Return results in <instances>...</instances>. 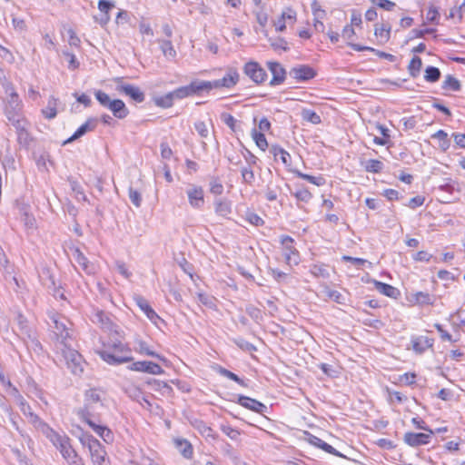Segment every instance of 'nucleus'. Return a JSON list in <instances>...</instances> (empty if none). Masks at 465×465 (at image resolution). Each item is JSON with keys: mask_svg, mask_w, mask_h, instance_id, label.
I'll use <instances>...</instances> for the list:
<instances>
[{"mask_svg": "<svg viewBox=\"0 0 465 465\" xmlns=\"http://www.w3.org/2000/svg\"><path fill=\"white\" fill-rule=\"evenodd\" d=\"M92 321L94 323L99 324L104 331L115 335L114 341L104 342L103 349L96 351L101 359L110 365H120L132 361L131 349L121 341L124 338V331L112 322L110 316L104 311L95 309Z\"/></svg>", "mask_w": 465, "mask_h": 465, "instance_id": "obj_1", "label": "nucleus"}, {"mask_svg": "<svg viewBox=\"0 0 465 465\" xmlns=\"http://www.w3.org/2000/svg\"><path fill=\"white\" fill-rule=\"evenodd\" d=\"M5 93L8 94L4 106V114L7 120H14V117L23 115V102L15 90L13 84H4Z\"/></svg>", "mask_w": 465, "mask_h": 465, "instance_id": "obj_2", "label": "nucleus"}, {"mask_svg": "<svg viewBox=\"0 0 465 465\" xmlns=\"http://www.w3.org/2000/svg\"><path fill=\"white\" fill-rule=\"evenodd\" d=\"M210 86V81L193 80L189 84L175 89L176 99L181 100L194 95L200 96L204 92L209 93L211 91Z\"/></svg>", "mask_w": 465, "mask_h": 465, "instance_id": "obj_3", "label": "nucleus"}, {"mask_svg": "<svg viewBox=\"0 0 465 465\" xmlns=\"http://www.w3.org/2000/svg\"><path fill=\"white\" fill-rule=\"evenodd\" d=\"M93 465H111L109 456L101 442L92 435L86 437Z\"/></svg>", "mask_w": 465, "mask_h": 465, "instance_id": "obj_4", "label": "nucleus"}, {"mask_svg": "<svg viewBox=\"0 0 465 465\" xmlns=\"http://www.w3.org/2000/svg\"><path fill=\"white\" fill-rule=\"evenodd\" d=\"M53 325L51 339L56 348L59 345L65 344L71 340L70 332L64 321L59 320L57 317L52 318Z\"/></svg>", "mask_w": 465, "mask_h": 465, "instance_id": "obj_5", "label": "nucleus"}, {"mask_svg": "<svg viewBox=\"0 0 465 465\" xmlns=\"http://www.w3.org/2000/svg\"><path fill=\"white\" fill-rule=\"evenodd\" d=\"M114 82L117 84L115 89L118 93L129 96L136 103H143L144 101V93L138 86L125 84L123 82L122 78H116Z\"/></svg>", "mask_w": 465, "mask_h": 465, "instance_id": "obj_6", "label": "nucleus"}, {"mask_svg": "<svg viewBox=\"0 0 465 465\" xmlns=\"http://www.w3.org/2000/svg\"><path fill=\"white\" fill-rule=\"evenodd\" d=\"M281 243L282 245L283 255L287 264L297 265L299 263V252L294 247V240L289 235L281 236Z\"/></svg>", "mask_w": 465, "mask_h": 465, "instance_id": "obj_7", "label": "nucleus"}, {"mask_svg": "<svg viewBox=\"0 0 465 465\" xmlns=\"http://www.w3.org/2000/svg\"><path fill=\"white\" fill-rule=\"evenodd\" d=\"M240 75L236 69L229 68L224 74V76L221 79H217L214 81H210V89L213 88H232L237 84L239 82Z\"/></svg>", "mask_w": 465, "mask_h": 465, "instance_id": "obj_8", "label": "nucleus"}, {"mask_svg": "<svg viewBox=\"0 0 465 465\" xmlns=\"http://www.w3.org/2000/svg\"><path fill=\"white\" fill-rule=\"evenodd\" d=\"M244 74L255 84H262L267 78L265 70L257 62L250 61L243 66Z\"/></svg>", "mask_w": 465, "mask_h": 465, "instance_id": "obj_9", "label": "nucleus"}, {"mask_svg": "<svg viewBox=\"0 0 465 465\" xmlns=\"http://www.w3.org/2000/svg\"><path fill=\"white\" fill-rule=\"evenodd\" d=\"M433 434L432 430H429V433L406 432L403 436V440L407 445L416 448L429 444Z\"/></svg>", "mask_w": 465, "mask_h": 465, "instance_id": "obj_10", "label": "nucleus"}, {"mask_svg": "<svg viewBox=\"0 0 465 465\" xmlns=\"http://www.w3.org/2000/svg\"><path fill=\"white\" fill-rule=\"evenodd\" d=\"M289 74L291 77L295 79L297 82H306L311 79H313L317 75V73L310 65L300 64L295 67H292L290 70Z\"/></svg>", "mask_w": 465, "mask_h": 465, "instance_id": "obj_11", "label": "nucleus"}, {"mask_svg": "<svg viewBox=\"0 0 465 465\" xmlns=\"http://www.w3.org/2000/svg\"><path fill=\"white\" fill-rule=\"evenodd\" d=\"M186 194L188 197L189 204L193 209H202L204 205V192L202 186L199 185H191L187 191Z\"/></svg>", "mask_w": 465, "mask_h": 465, "instance_id": "obj_12", "label": "nucleus"}, {"mask_svg": "<svg viewBox=\"0 0 465 465\" xmlns=\"http://www.w3.org/2000/svg\"><path fill=\"white\" fill-rule=\"evenodd\" d=\"M304 440L311 445H312L316 448H319L329 454H331V455H334L337 457L345 458V456L343 454H341L340 451H338L336 449H334L331 445L328 444L327 442L323 441L317 436H315L308 431H304Z\"/></svg>", "mask_w": 465, "mask_h": 465, "instance_id": "obj_13", "label": "nucleus"}, {"mask_svg": "<svg viewBox=\"0 0 465 465\" xmlns=\"http://www.w3.org/2000/svg\"><path fill=\"white\" fill-rule=\"evenodd\" d=\"M129 369L153 375H161L164 372L163 369L159 364L147 361H135L129 367Z\"/></svg>", "mask_w": 465, "mask_h": 465, "instance_id": "obj_14", "label": "nucleus"}, {"mask_svg": "<svg viewBox=\"0 0 465 465\" xmlns=\"http://www.w3.org/2000/svg\"><path fill=\"white\" fill-rule=\"evenodd\" d=\"M267 67L272 74V78L270 81V85H280L285 81L286 71L280 63L269 61L267 62Z\"/></svg>", "mask_w": 465, "mask_h": 465, "instance_id": "obj_15", "label": "nucleus"}, {"mask_svg": "<svg viewBox=\"0 0 465 465\" xmlns=\"http://www.w3.org/2000/svg\"><path fill=\"white\" fill-rule=\"evenodd\" d=\"M45 437L53 443L60 453L72 446L70 443V438L65 433H59L54 429Z\"/></svg>", "mask_w": 465, "mask_h": 465, "instance_id": "obj_16", "label": "nucleus"}, {"mask_svg": "<svg viewBox=\"0 0 465 465\" xmlns=\"http://www.w3.org/2000/svg\"><path fill=\"white\" fill-rule=\"evenodd\" d=\"M100 407L96 404H89L84 402L83 407L76 410L75 413L79 417V419L85 423L98 419L97 408Z\"/></svg>", "mask_w": 465, "mask_h": 465, "instance_id": "obj_17", "label": "nucleus"}, {"mask_svg": "<svg viewBox=\"0 0 465 465\" xmlns=\"http://www.w3.org/2000/svg\"><path fill=\"white\" fill-rule=\"evenodd\" d=\"M237 403L260 414H262L267 410V407L262 402L243 395H239Z\"/></svg>", "mask_w": 465, "mask_h": 465, "instance_id": "obj_18", "label": "nucleus"}, {"mask_svg": "<svg viewBox=\"0 0 465 465\" xmlns=\"http://www.w3.org/2000/svg\"><path fill=\"white\" fill-rule=\"evenodd\" d=\"M134 302L152 322L156 323V322L160 320L159 315L150 306L148 301L145 298L141 295H137L134 297Z\"/></svg>", "mask_w": 465, "mask_h": 465, "instance_id": "obj_19", "label": "nucleus"}, {"mask_svg": "<svg viewBox=\"0 0 465 465\" xmlns=\"http://www.w3.org/2000/svg\"><path fill=\"white\" fill-rule=\"evenodd\" d=\"M43 284L46 286L49 290L54 291V295L58 296L61 299H64V295L63 292H60L56 288L55 280L54 275L51 273L50 270L47 268H44L42 270L41 275Z\"/></svg>", "mask_w": 465, "mask_h": 465, "instance_id": "obj_20", "label": "nucleus"}, {"mask_svg": "<svg viewBox=\"0 0 465 465\" xmlns=\"http://www.w3.org/2000/svg\"><path fill=\"white\" fill-rule=\"evenodd\" d=\"M118 119H124L129 114V110L125 104L120 99H114L112 103L108 104V108Z\"/></svg>", "mask_w": 465, "mask_h": 465, "instance_id": "obj_21", "label": "nucleus"}, {"mask_svg": "<svg viewBox=\"0 0 465 465\" xmlns=\"http://www.w3.org/2000/svg\"><path fill=\"white\" fill-rule=\"evenodd\" d=\"M73 257L78 265L82 268V270L87 274H92L94 272V266L89 262L88 259L84 256L79 248H74L73 250Z\"/></svg>", "mask_w": 465, "mask_h": 465, "instance_id": "obj_22", "label": "nucleus"}, {"mask_svg": "<svg viewBox=\"0 0 465 465\" xmlns=\"http://www.w3.org/2000/svg\"><path fill=\"white\" fill-rule=\"evenodd\" d=\"M411 343L413 351L420 354L433 346L434 340L426 336H419L412 339Z\"/></svg>", "mask_w": 465, "mask_h": 465, "instance_id": "obj_23", "label": "nucleus"}, {"mask_svg": "<svg viewBox=\"0 0 465 465\" xmlns=\"http://www.w3.org/2000/svg\"><path fill=\"white\" fill-rule=\"evenodd\" d=\"M125 394L132 399L133 401H135L143 405V403H146L148 407L151 406L150 401L146 399L143 392L141 391L140 388L134 386V385H129L125 387L124 389Z\"/></svg>", "mask_w": 465, "mask_h": 465, "instance_id": "obj_24", "label": "nucleus"}, {"mask_svg": "<svg viewBox=\"0 0 465 465\" xmlns=\"http://www.w3.org/2000/svg\"><path fill=\"white\" fill-rule=\"evenodd\" d=\"M96 127V120L90 118L84 124H83L74 133V134L69 137L64 143H71L83 135H84L87 132L93 131Z\"/></svg>", "mask_w": 465, "mask_h": 465, "instance_id": "obj_25", "label": "nucleus"}, {"mask_svg": "<svg viewBox=\"0 0 465 465\" xmlns=\"http://www.w3.org/2000/svg\"><path fill=\"white\" fill-rule=\"evenodd\" d=\"M372 282H373L375 289L380 293H381L387 297L394 298V299H396L400 295V291L396 287H394L391 284L385 283V282L376 281V280H373Z\"/></svg>", "mask_w": 465, "mask_h": 465, "instance_id": "obj_26", "label": "nucleus"}, {"mask_svg": "<svg viewBox=\"0 0 465 465\" xmlns=\"http://www.w3.org/2000/svg\"><path fill=\"white\" fill-rule=\"evenodd\" d=\"M29 418V421L34 425V427L41 431L45 436L48 435L49 432L53 430L45 421H44L37 414L33 411H29L27 416Z\"/></svg>", "mask_w": 465, "mask_h": 465, "instance_id": "obj_27", "label": "nucleus"}, {"mask_svg": "<svg viewBox=\"0 0 465 465\" xmlns=\"http://www.w3.org/2000/svg\"><path fill=\"white\" fill-rule=\"evenodd\" d=\"M435 298L430 295L429 292H417L411 294L410 302H414L419 305H432L434 303Z\"/></svg>", "mask_w": 465, "mask_h": 465, "instance_id": "obj_28", "label": "nucleus"}, {"mask_svg": "<svg viewBox=\"0 0 465 465\" xmlns=\"http://www.w3.org/2000/svg\"><path fill=\"white\" fill-rule=\"evenodd\" d=\"M175 89L172 92L165 94L164 95L154 97L153 102L155 105L161 108H170L173 106L174 100L176 99Z\"/></svg>", "mask_w": 465, "mask_h": 465, "instance_id": "obj_29", "label": "nucleus"}, {"mask_svg": "<svg viewBox=\"0 0 465 465\" xmlns=\"http://www.w3.org/2000/svg\"><path fill=\"white\" fill-rule=\"evenodd\" d=\"M72 192L74 193V197L77 201L87 202L88 199L84 193V188L81 183L74 177H68L67 179Z\"/></svg>", "mask_w": 465, "mask_h": 465, "instance_id": "obj_30", "label": "nucleus"}, {"mask_svg": "<svg viewBox=\"0 0 465 465\" xmlns=\"http://www.w3.org/2000/svg\"><path fill=\"white\" fill-rule=\"evenodd\" d=\"M84 402L89 404H96L100 407H103L104 404L102 401L101 391L96 388H92L85 391Z\"/></svg>", "mask_w": 465, "mask_h": 465, "instance_id": "obj_31", "label": "nucleus"}, {"mask_svg": "<svg viewBox=\"0 0 465 465\" xmlns=\"http://www.w3.org/2000/svg\"><path fill=\"white\" fill-rule=\"evenodd\" d=\"M55 349L62 353L66 364L69 363V361H74L76 356H82L77 351L71 348V344L69 342L59 345Z\"/></svg>", "mask_w": 465, "mask_h": 465, "instance_id": "obj_32", "label": "nucleus"}, {"mask_svg": "<svg viewBox=\"0 0 465 465\" xmlns=\"http://www.w3.org/2000/svg\"><path fill=\"white\" fill-rule=\"evenodd\" d=\"M175 447L178 449L180 453L186 459H191L193 454L192 444L184 439H176L174 440Z\"/></svg>", "mask_w": 465, "mask_h": 465, "instance_id": "obj_33", "label": "nucleus"}, {"mask_svg": "<svg viewBox=\"0 0 465 465\" xmlns=\"http://www.w3.org/2000/svg\"><path fill=\"white\" fill-rule=\"evenodd\" d=\"M214 209L216 214L226 217L232 213L231 202L226 199H217L214 201Z\"/></svg>", "mask_w": 465, "mask_h": 465, "instance_id": "obj_34", "label": "nucleus"}, {"mask_svg": "<svg viewBox=\"0 0 465 465\" xmlns=\"http://www.w3.org/2000/svg\"><path fill=\"white\" fill-rule=\"evenodd\" d=\"M136 344H137V347L135 350L141 355L154 357L160 361H165L164 357L156 353L153 350H151L150 346L148 345V343L146 341L140 340V341H137Z\"/></svg>", "mask_w": 465, "mask_h": 465, "instance_id": "obj_35", "label": "nucleus"}, {"mask_svg": "<svg viewBox=\"0 0 465 465\" xmlns=\"http://www.w3.org/2000/svg\"><path fill=\"white\" fill-rule=\"evenodd\" d=\"M270 153L276 158L280 156L282 163L286 166L291 164V154L278 144H272L270 148Z\"/></svg>", "mask_w": 465, "mask_h": 465, "instance_id": "obj_36", "label": "nucleus"}, {"mask_svg": "<svg viewBox=\"0 0 465 465\" xmlns=\"http://www.w3.org/2000/svg\"><path fill=\"white\" fill-rule=\"evenodd\" d=\"M58 99L54 96H50L48 99L47 106L42 110V114L46 119H54L57 114L56 105Z\"/></svg>", "mask_w": 465, "mask_h": 465, "instance_id": "obj_37", "label": "nucleus"}, {"mask_svg": "<svg viewBox=\"0 0 465 465\" xmlns=\"http://www.w3.org/2000/svg\"><path fill=\"white\" fill-rule=\"evenodd\" d=\"M310 273L315 278L329 279L330 272L324 263H314L310 266Z\"/></svg>", "mask_w": 465, "mask_h": 465, "instance_id": "obj_38", "label": "nucleus"}, {"mask_svg": "<svg viewBox=\"0 0 465 465\" xmlns=\"http://www.w3.org/2000/svg\"><path fill=\"white\" fill-rule=\"evenodd\" d=\"M293 173L297 177L306 180L307 182L317 186H322L326 183V179L322 175L313 176L307 173H303L299 170H294Z\"/></svg>", "mask_w": 465, "mask_h": 465, "instance_id": "obj_39", "label": "nucleus"}, {"mask_svg": "<svg viewBox=\"0 0 465 465\" xmlns=\"http://www.w3.org/2000/svg\"><path fill=\"white\" fill-rule=\"evenodd\" d=\"M12 125L15 128L16 134H20L21 132H25V130H28L30 127L29 121L25 117V115H20L14 117V120H8Z\"/></svg>", "mask_w": 465, "mask_h": 465, "instance_id": "obj_40", "label": "nucleus"}, {"mask_svg": "<svg viewBox=\"0 0 465 465\" xmlns=\"http://www.w3.org/2000/svg\"><path fill=\"white\" fill-rule=\"evenodd\" d=\"M160 48L165 58L168 60L174 59L176 56V51L170 40H159Z\"/></svg>", "mask_w": 465, "mask_h": 465, "instance_id": "obj_41", "label": "nucleus"}, {"mask_svg": "<svg viewBox=\"0 0 465 465\" xmlns=\"http://www.w3.org/2000/svg\"><path fill=\"white\" fill-rule=\"evenodd\" d=\"M432 139L439 140V147L446 152L450 146V141L448 138V134L443 130H439L431 135Z\"/></svg>", "mask_w": 465, "mask_h": 465, "instance_id": "obj_42", "label": "nucleus"}, {"mask_svg": "<svg viewBox=\"0 0 465 465\" xmlns=\"http://www.w3.org/2000/svg\"><path fill=\"white\" fill-rule=\"evenodd\" d=\"M441 87L444 90L458 92L461 89V84L456 77L451 74H448L446 75L445 80L442 82Z\"/></svg>", "mask_w": 465, "mask_h": 465, "instance_id": "obj_43", "label": "nucleus"}, {"mask_svg": "<svg viewBox=\"0 0 465 465\" xmlns=\"http://www.w3.org/2000/svg\"><path fill=\"white\" fill-rule=\"evenodd\" d=\"M301 116L303 121L309 122L312 124H320L322 123L321 116L311 109H302L301 112Z\"/></svg>", "mask_w": 465, "mask_h": 465, "instance_id": "obj_44", "label": "nucleus"}, {"mask_svg": "<svg viewBox=\"0 0 465 465\" xmlns=\"http://www.w3.org/2000/svg\"><path fill=\"white\" fill-rule=\"evenodd\" d=\"M422 61L419 56H413L408 65V71L411 77L416 78L420 73Z\"/></svg>", "mask_w": 465, "mask_h": 465, "instance_id": "obj_45", "label": "nucleus"}, {"mask_svg": "<svg viewBox=\"0 0 465 465\" xmlns=\"http://www.w3.org/2000/svg\"><path fill=\"white\" fill-rule=\"evenodd\" d=\"M383 163L376 159H370L364 163V170L367 173H379L383 170Z\"/></svg>", "mask_w": 465, "mask_h": 465, "instance_id": "obj_46", "label": "nucleus"}, {"mask_svg": "<svg viewBox=\"0 0 465 465\" xmlns=\"http://www.w3.org/2000/svg\"><path fill=\"white\" fill-rule=\"evenodd\" d=\"M391 29V27L390 25H376L374 29V35L377 37H380L381 41L387 42L390 39Z\"/></svg>", "mask_w": 465, "mask_h": 465, "instance_id": "obj_47", "label": "nucleus"}, {"mask_svg": "<svg viewBox=\"0 0 465 465\" xmlns=\"http://www.w3.org/2000/svg\"><path fill=\"white\" fill-rule=\"evenodd\" d=\"M84 359L82 356H76L74 361H69L66 364L67 368L71 371V372L74 375H80L84 371Z\"/></svg>", "mask_w": 465, "mask_h": 465, "instance_id": "obj_48", "label": "nucleus"}, {"mask_svg": "<svg viewBox=\"0 0 465 465\" xmlns=\"http://www.w3.org/2000/svg\"><path fill=\"white\" fill-rule=\"evenodd\" d=\"M440 71L438 67L430 65L425 69L424 79L429 83L438 82L440 78Z\"/></svg>", "mask_w": 465, "mask_h": 465, "instance_id": "obj_49", "label": "nucleus"}, {"mask_svg": "<svg viewBox=\"0 0 465 465\" xmlns=\"http://www.w3.org/2000/svg\"><path fill=\"white\" fill-rule=\"evenodd\" d=\"M218 373L223 377H226V378L237 382L239 385H241L242 387H247V383L242 379H241L238 375H236L235 373L232 372L231 371H229L223 367H221V366L218 367Z\"/></svg>", "mask_w": 465, "mask_h": 465, "instance_id": "obj_50", "label": "nucleus"}, {"mask_svg": "<svg viewBox=\"0 0 465 465\" xmlns=\"http://www.w3.org/2000/svg\"><path fill=\"white\" fill-rule=\"evenodd\" d=\"M252 136L256 145L262 150L265 151L268 147V143L265 135L262 132H258L256 129L252 131Z\"/></svg>", "mask_w": 465, "mask_h": 465, "instance_id": "obj_51", "label": "nucleus"}, {"mask_svg": "<svg viewBox=\"0 0 465 465\" xmlns=\"http://www.w3.org/2000/svg\"><path fill=\"white\" fill-rule=\"evenodd\" d=\"M197 429L199 432L205 438H211L213 440H217L218 438L217 433L203 421H200L198 423Z\"/></svg>", "mask_w": 465, "mask_h": 465, "instance_id": "obj_52", "label": "nucleus"}, {"mask_svg": "<svg viewBox=\"0 0 465 465\" xmlns=\"http://www.w3.org/2000/svg\"><path fill=\"white\" fill-rule=\"evenodd\" d=\"M440 11L439 8L434 6L433 5H430L427 14H426V20L428 23L433 24V25H439L440 24Z\"/></svg>", "mask_w": 465, "mask_h": 465, "instance_id": "obj_53", "label": "nucleus"}, {"mask_svg": "<svg viewBox=\"0 0 465 465\" xmlns=\"http://www.w3.org/2000/svg\"><path fill=\"white\" fill-rule=\"evenodd\" d=\"M292 194L299 202H302L305 203H308L312 198V194L311 193V192L304 187L298 189Z\"/></svg>", "mask_w": 465, "mask_h": 465, "instance_id": "obj_54", "label": "nucleus"}, {"mask_svg": "<svg viewBox=\"0 0 465 465\" xmlns=\"http://www.w3.org/2000/svg\"><path fill=\"white\" fill-rule=\"evenodd\" d=\"M436 31V28H415L410 32V36L408 40H413L414 38H424L427 34H435Z\"/></svg>", "mask_w": 465, "mask_h": 465, "instance_id": "obj_55", "label": "nucleus"}, {"mask_svg": "<svg viewBox=\"0 0 465 465\" xmlns=\"http://www.w3.org/2000/svg\"><path fill=\"white\" fill-rule=\"evenodd\" d=\"M232 341L242 351L249 352L256 351V347L252 343L247 341L242 338H234Z\"/></svg>", "mask_w": 465, "mask_h": 465, "instance_id": "obj_56", "label": "nucleus"}, {"mask_svg": "<svg viewBox=\"0 0 465 465\" xmlns=\"http://www.w3.org/2000/svg\"><path fill=\"white\" fill-rule=\"evenodd\" d=\"M94 94L99 104L104 108H108V104L112 103L113 101L109 95L102 90H95Z\"/></svg>", "mask_w": 465, "mask_h": 465, "instance_id": "obj_57", "label": "nucleus"}, {"mask_svg": "<svg viewBox=\"0 0 465 465\" xmlns=\"http://www.w3.org/2000/svg\"><path fill=\"white\" fill-rule=\"evenodd\" d=\"M222 431L232 440H237L241 435L240 430L231 427L230 425H222Z\"/></svg>", "mask_w": 465, "mask_h": 465, "instance_id": "obj_58", "label": "nucleus"}, {"mask_svg": "<svg viewBox=\"0 0 465 465\" xmlns=\"http://www.w3.org/2000/svg\"><path fill=\"white\" fill-rule=\"evenodd\" d=\"M32 141L33 138L28 130L21 132L20 134H17V142L23 147H28Z\"/></svg>", "mask_w": 465, "mask_h": 465, "instance_id": "obj_59", "label": "nucleus"}, {"mask_svg": "<svg viewBox=\"0 0 465 465\" xmlns=\"http://www.w3.org/2000/svg\"><path fill=\"white\" fill-rule=\"evenodd\" d=\"M241 173L242 182L244 183L252 184L254 182V173L250 167H242L241 170Z\"/></svg>", "mask_w": 465, "mask_h": 465, "instance_id": "obj_60", "label": "nucleus"}, {"mask_svg": "<svg viewBox=\"0 0 465 465\" xmlns=\"http://www.w3.org/2000/svg\"><path fill=\"white\" fill-rule=\"evenodd\" d=\"M326 295L329 299L334 301L335 302L339 304H344V296L338 291L327 289L326 290Z\"/></svg>", "mask_w": 465, "mask_h": 465, "instance_id": "obj_61", "label": "nucleus"}, {"mask_svg": "<svg viewBox=\"0 0 465 465\" xmlns=\"http://www.w3.org/2000/svg\"><path fill=\"white\" fill-rule=\"evenodd\" d=\"M270 42L274 50L287 51L289 49L288 43L283 38L277 37L275 39H270Z\"/></svg>", "mask_w": 465, "mask_h": 465, "instance_id": "obj_62", "label": "nucleus"}, {"mask_svg": "<svg viewBox=\"0 0 465 465\" xmlns=\"http://www.w3.org/2000/svg\"><path fill=\"white\" fill-rule=\"evenodd\" d=\"M221 120L232 131L235 132L236 119L228 113L221 114Z\"/></svg>", "mask_w": 465, "mask_h": 465, "instance_id": "obj_63", "label": "nucleus"}, {"mask_svg": "<svg viewBox=\"0 0 465 465\" xmlns=\"http://www.w3.org/2000/svg\"><path fill=\"white\" fill-rule=\"evenodd\" d=\"M129 198L134 205H135L136 207L141 206V203H142L141 193L137 190L134 189L133 187L129 188Z\"/></svg>", "mask_w": 465, "mask_h": 465, "instance_id": "obj_64", "label": "nucleus"}]
</instances>
